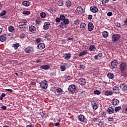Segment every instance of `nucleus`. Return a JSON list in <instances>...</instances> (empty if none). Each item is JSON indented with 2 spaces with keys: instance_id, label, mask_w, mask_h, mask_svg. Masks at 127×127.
Here are the masks:
<instances>
[{
  "instance_id": "1",
  "label": "nucleus",
  "mask_w": 127,
  "mask_h": 127,
  "mask_svg": "<svg viewBox=\"0 0 127 127\" xmlns=\"http://www.w3.org/2000/svg\"><path fill=\"white\" fill-rule=\"evenodd\" d=\"M119 69L122 72L126 71L127 69V64L124 62H121L119 65Z\"/></svg>"
},
{
  "instance_id": "2",
  "label": "nucleus",
  "mask_w": 127,
  "mask_h": 127,
  "mask_svg": "<svg viewBox=\"0 0 127 127\" xmlns=\"http://www.w3.org/2000/svg\"><path fill=\"white\" fill-rule=\"evenodd\" d=\"M121 38V35L119 34H114L112 36V42H117L120 40Z\"/></svg>"
},
{
  "instance_id": "3",
  "label": "nucleus",
  "mask_w": 127,
  "mask_h": 127,
  "mask_svg": "<svg viewBox=\"0 0 127 127\" xmlns=\"http://www.w3.org/2000/svg\"><path fill=\"white\" fill-rule=\"evenodd\" d=\"M69 94H74L76 91V86L73 84L70 85L68 88Z\"/></svg>"
},
{
  "instance_id": "4",
  "label": "nucleus",
  "mask_w": 127,
  "mask_h": 127,
  "mask_svg": "<svg viewBox=\"0 0 127 127\" xmlns=\"http://www.w3.org/2000/svg\"><path fill=\"white\" fill-rule=\"evenodd\" d=\"M40 87L44 90H46V88L48 87V84L47 83V81L46 80H43L40 83Z\"/></svg>"
},
{
  "instance_id": "5",
  "label": "nucleus",
  "mask_w": 127,
  "mask_h": 127,
  "mask_svg": "<svg viewBox=\"0 0 127 127\" xmlns=\"http://www.w3.org/2000/svg\"><path fill=\"white\" fill-rule=\"evenodd\" d=\"M25 52L26 53H33V52H34V49L31 47H28L25 48Z\"/></svg>"
},
{
  "instance_id": "6",
  "label": "nucleus",
  "mask_w": 127,
  "mask_h": 127,
  "mask_svg": "<svg viewBox=\"0 0 127 127\" xmlns=\"http://www.w3.org/2000/svg\"><path fill=\"white\" fill-rule=\"evenodd\" d=\"M120 88H121L122 91H127V86L126 83H121L120 85Z\"/></svg>"
},
{
  "instance_id": "7",
  "label": "nucleus",
  "mask_w": 127,
  "mask_h": 127,
  "mask_svg": "<svg viewBox=\"0 0 127 127\" xmlns=\"http://www.w3.org/2000/svg\"><path fill=\"white\" fill-rule=\"evenodd\" d=\"M111 65L112 68H117L118 66V61L116 60H114L112 62Z\"/></svg>"
},
{
  "instance_id": "8",
  "label": "nucleus",
  "mask_w": 127,
  "mask_h": 127,
  "mask_svg": "<svg viewBox=\"0 0 127 127\" xmlns=\"http://www.w3.org/2000/svg\"><path fill=\"white\" fill-rule=\"evenodd\" d=\"M91 106H92V108L93 110H97L98 109V105H97V103H96V101L93 100L91 101Z\"/></svg>"
},
{
  "instance_id": "9",
  "label": "nucleus",
  "mask_w": 127,
  "mask_h": 127,
  "mask_svg": "<svg viewBox=\"0 0 127 127\" xmlns=\"http://www.w3.org/2000/svg\"><path fill=\"white\" fill-rule=\"evenodd\" d=\"M19 25L18 26H23L27 24V21L26 20H22L19 22Z\"/></svg>"
},
{
  "instance_id": "10",
  "label": "nucleus",
  "mask_w": 127,
  "mask_h": 127,
  "mask_svg": "<svg viewBox=\"0 0 127 127\" xmlns=\"http://www.w3.org/2000/svg\"><path fill=\"white\" fill-rule=\"evenodd\" d=\"M87 54H88V51L87 50H84L79 53L78 56L79 57H83L84 55H87Z\"/></svg>"
},
{
  "instance_id": "11",
  "label": "nucleus",
  "mask_w": 127,
  "mask_h": 127,
  "mask_svg": "<svg viewBox=\"0 0 127 127\" xmlns=\"http://www.w3.org/2000/svg\"><path fill=\"white\" fill-rule=\"evenodd\" d=\"M107 112L109 115H112V114H114L115 110L113 107H110L108 108Z\"/></svg>"
},
{
  "instance_id": "12",
  "label": "nucleus",
  "mask_w": 127,
  "mask_h": 127,
  "mask_svg": "<svg viewBox=\"0 0 127 127\" xmlns=\"http://www.w3.org/2000/svg\"><path fill=\"white\" fill-rule=\"evenodd\" d=\"M85 119H86V118H85V116L83 115H80L78 117V121H79V122H84V121H85Z\"/></svg>"
},
{
  "instance_id": "13",
  "label": "nucleus",
  "mask_w": 127,
  "mask_h": 127,
  "mask_svg": "<svg viewBox=\"0 0 127 127\" xmlns=\"http://www.w3.org/2000/svg\"><path fill=\"white\" fill-rule=\"evenodd\" d=\"M50 27V23L49 22H45L43 26L44 29H45V30H47V29H48V28H49Z\"/></svg>"
},
{
  "instance_id": "14",
  "label": "nucleus",
  "mask_w": 127,
  "mask_h": 127,
  "mask_svg": "<svg viewBox=\"0 0 127 127\" xmlns=\"http://www.w3.org/2000/svg\"><path fill=\"white\" fill-rule=\"evenodd\" d=\"M56 93H57V95H58V96L62 95V93H63V90H62L61 88H57L56 90Z\"/></svg>"
},
{
  "instance_id": "15",
  "label": "nucleus",
  "mask_w": 127,
  "mask_h": 127,
  "mask_svg": "<svg viewBox=\"0 0 127 127\" xmlns=\"http://www.w3.org/2000/svg\"><path fill=\"white\" fill-rule=\"evenodd\" d=\"M29 30L30 32H35L36 31V28L33 25H31L29 26Z\"/></svg>"
},
{
  "instance_id": "16",
  "label": "nucleus",
  "mask_w": 127,
  "mask_h": 127,
  "mask_svg": "<svg viewBox=\"0 0 127 127\" xmlns=\"http://www.w3.org/2000/svg\"><path fill=\"white\" fill-rule=\"evenodd\" d=\"M5 40H6V35L3 34L0 36V41L1 42H4Z\"/></svg>"
},
{
  "instance_id": "17",
  "label": "nucleus",
  "mask_w": 127,
  "mask_h": 127,
  "mask_svg": "<svg viewBox=\"0 0 127 127\" xmlns=\"http://www.w3.org/2000/svg\"><path fill=\"white\" fill-rule=\"evenodd\" d=\"M90 10L92 12H94V13L98 12V7L96 6H93L92 7H91Z\"/></svg>"
},
{
  "instance_id": "18",
  "label": "nucleus",
  "mask_w": 127,
  "mask_h": 127,
  "mask_svg": "<svg viewBox=\"0 0 127 127\" xmlns=\"http://www.w3.org/2000/svg\"><path fill=\"white\" fill-rule=\"evenodd\" d=\"M120 104V101L117 99H114L112 101V104L117 106Z\"/></svg>"
},
{
  "instance_id": "19",
  "label": "nucleus",
  "mask_w": 127,
  "mask_h": 127,
  "mask_svg": "<svg viewBox=\"0 0 127 127\" xmlns=\"http://www.w3.org/2000/svg\"><path fill=\"white\" fill-rule=\"evenodd\" d=\"M94 29V24L92 22H89L88 23V30L89 31H92Z\"/></svg>"
},
{
  "instance_id": "20",
  "label": "nucleus",
  "mask_w": 127,
  "mask_h": 127,
  "mask_svg": "<svg viewBox=\"0 0 127 127\" xmlns=\"http://www.w3.org/2000/svg\"><path fill=\"white\" fill-rule=\"evenodd\" d=\"M78 83L80 85H85V84H86V80L84 78H80L78 80Z\"/></svg>"
},
{
  "instance_id": "21",
  "label": "nucleus",
  "mask_w": 127,
  "mask_h": 127,
  "mask_svg": "<svg viewBox=\"0 0 127 127\" xmlns=\"http://www.w3.org/2000/svg\"><path fill=\"white\" fill-rule=\"evenodd\" d=\"M76 10H77L78 13H79L80 14H81L83 13V12H84L83 8H82V7H81V6L77 7Z\"/></svg>"
},
{
  "instance_id": "22",
  "label": "nucleus",
  "mask_w": 127,
  "mask_h": 127,
  "mask_svg": "<svg viewBox=\"0 0 127 127\" xmlns=\"http://www.w3.org/2000/svg\"><path fill=\"white\" fill-rule=\"evenodd\" d=\"M80 28L82 30H86L87 29V25L85 23H81L80 24Z\"/></svg>"
},
{
  "instance_id": "23",
  "label": "nucleus",
  "mask_w": 127,
  "mask_h": 127,
  "mask_svg": "<svg viewBox=\"0 0 127 127\" xmlns=\"http://www.w3.org/2000/svg\"><path fill=\"white\" fill-rule=\"evenodd\" d=\"M113 90L114 93H115V94H119L120 93V88H119V87L114 86L113 87Z\"/></svg>"
},
{
  "instance_id": "24",
  "label": "nucleus",
  "mask_w": 127,
  "mask_h": 127,
  "mask_svg": "<svg viewBox=\"0 0 127 127\" xmlns=\"http://www.w3.org/2000/svg\"><path fill=\"white\" fill-rule=\"evenodd\" d=\"M89 50L90 52L96 51V46H95L94 45H90L89 48Z\"/></svg>"
},
{
  "instance_id": "25",
  "label": "nucleus",
  "mask_w": 127,
  "mask_h": 127,
  "mask_svg": "<svg viewBox=\"0 0 127 127\" xmlns=\"http://www.w3.org/2000/svg\"><path fill=\"white\" fill-rule=\"evenodd\" d=\"M45 48V46L44 45V43H41L38 45V48L40 50H42V49H44Z\"/></svg>"
},
{
  "instance_id": "26",
  "label": "nucleus",
  "mask_w": 127,
  "mask_h": 127,
  "mask_svg": "<svg viewBox=\"0 0 127 127\" xmlns=\"http://www.w3.org/2000/svg\"><path fill=\"white\" fill-rule=\"evenodd\" d=\"M71 58V54L70 53L64 54V59L65 60H69Z\"/></svg>"
},
{
  "instance_id": "27",
  "label": "nucleus",
  "mask_w": 127,
  "mask_h": 127,
  "mask_svg": "<svg viewBox=\"0 0 127 127\" xmlns=\"http://www.w3.org/2000/svg\"><path fill=\"white\" fill-rule=\"evenodd\" d=\"M41 69H44V70H47V69H49L50 68V66L49 65H42L40 67Z\"/></svg>"
},
{
  "instance_id": "28",
  "label": "nucleus",
  "mask_w": 127,
  "mask_h": 127,
  "mask_svg": "<svg viewBox=\"0 0 127 127\" xmlns=\"http://www.w3.org/2000/svg\"><path fill=\"white\" fill-rule=\"evenodd\" d=\"M107 77L109 78V79H114L115 75H114V73H108L107 74Z\"/></svg>"
},
{
  "instance_id": "29",
  "label": "nucleus",
  "mask_w": 127,
  "mask_h": 127,
  "mask_svg": "<svg viewBox=\"0 0 127 127\" xmlns=\"http://www.w3.org/2000/svg\"><path fill=\"white\" fill-rule=\"evenodd\" d=\"M102 35H103V37H104L105 38H107V37H108V36H109V32H108L107 31H104L102 33Z\"/></svg>"
},
{
  "instance_id": "30",
  "label": "nucleus",
  "mask_w": 127,
  "mask_h": 127,
  "mask_svg": "<svg viewBox=\"0 0 127 127\" xmlns=\"http://www.w3.org/2000/svg\"><path fill=\"white\" fill-rule=\"evenodd\" d=\"M19 28L21 31H25V30H26V27H25V25L20 26H19Z\"/></svg>"
},
{
  "instance_id": "31",
  "label": "nucleus",
  "mask_w": 127,
  "mask_h": 127,
  "mask_svg": "<svg viewBox=\"0 0 127 127\" xmlns=\"http://www.w3.org/2000/svg\"><path fill=\"white\" fill-rule=\"evenodd\" d=\"M8 30L10 32H13L14 31V27L12 26L8 27Z\"/></svg>"
},
{
  "instance_id": "32",
  "label": "nucleus",
  "mask_w": 127,
  "mask_h": 127,
  "mask_svg": "<svg viewBox=\"0 0 127 127\" xmlns=\"http://www.w3.org/2000/svg\"><path fill=\"white\" fill-rule=\"evenodd\" d=\"M65 5L67 7H70L71 6V1L68 0L65 2Z\"/></svg>"
},
{
  "instance_id": "33",
  "label": "nucleus",
  "mask_w": 127,
  "mask_h": 127,
  "mask_svg": "<svg viewBox=\"0 0 127 127\" xmlns=\"http://www.w3.org/2000/svg\"><path fill=\"white\" fill-rule=\"evenodd\" d=\"M23 5L25 6H28L29 5V1H25L22 2Z\"/></svg>"
},
{
  "instance_id": "34",
  "label": "nucleus",
  "mask_w": 127,
  "mask_h": 127,
  "mask_svg": "<svg viewBox=\"0 0 127 127\" xmlns=\"http://www.w3.org/2000/svg\"><path fill=\"white\" fill-rule=\"evenodd\" d=\"M5 14H6V11L3 10L0 13V16H3V15H5Z\"/></svg>"
},
{
  "instance_id": "35",
  "label": "nucleus",
  "mask_w": 127,
  "mask_h": 127,
  "mask_svg": "<svg viewBox=\"0 0 127 127\" xmlns=\"http://www.w3.org/2000/svg\"><path fill=\"white\" fill-rule=\"evenodd\" d=\"M65 24L64 23V22H61L60 24V27H61V28H64V27H65Z\"/></svg>"
},
{
  "instance_id": "36",
  "label": "nucleus",
  "mask_w": 127,
  "mask_h": 127,
  "mask_svg": "<svg viewBox=\"0 0 127 127\" xmlns=\"http://www.w3.org/2000/svg\"><path fill=\"white\" fill-rule=\"evenodd\" d=\"M112 94H113V92L112 91H106L105 92L106 96L112 95Z\"/></svg>"
},
{
  "instance_id": "37",
  "label": "nucleus",
  "mask_w": 127,
  "mask_h": 127,
  "mask_svg": "<svg viewBox=\"0 0 127 127\" xmlns=\"http://www.w3.org/2000/svg\"><path fill=\"white\" fill-rule=\"evenodd\" d=\"M14 48L16 50L18 49V47H19V44L16 43L13 45Z\"/></svg>"
},
{
  "instance_id": "38",
  "label": "nucleus",
  "mask_w": 127,
  "mask_h": 127,
  "mask_svg": "<svg viewBox=\"0 0 127 127\" xmlns=\"http://www.w3.org/2000/svg\"><path fill=\"white\" fill-rule=\"evenodd\" d=\"M58 5H59V6H62V5L63 4V0H59L58 2Z\"/></svg>"
},
{
  "instance_id": "39",
  "label": "nucleus",
  "mask_w": 127,
  "mask_h": 127,
  "mask_svg": "<svg viewBox=\"0 0 127 127\" xmlns=\"http://www.w3.org/2000/svg\"><path fill=\"white\" fill-rule=\"evenodd\" d=\"M121 109H122V107H121V106H118V107L115 108V111L117 113V112H119L120 111V110H121Z\"/></svg>"
},
{
  "instance_id": "40",
  "label": "nucleus",
  "mask_w": 127,
  "mask_h": 127,
  "mask_svg": "<svg viewBox=\"0 0 127 127\" xmlns=\"http://www.w3.org/2000/svg\"><path fill=\"white\" fill-rule=\"evenodd\" d=\"M60 69H61V71H65V70H66V66H65V65H61L60 66Z\"/></svg>"
},
{
  "instance_id": "41",
  "label": "nucleus",
  "mask_w": 127,
  "mask_h": 127,
  "mask_svg": "<svg viewBox=\"0 0 127 127\" xmlns=\"http://www.w3.org/2000/svg\"><path fill=\"white\" fill-rule=\"evenodd\" d=\"M40 16H41V17L44 18L45 17V16H46V14L45 13V12H42L40 14Z\"/></svg>"
},
{
  "instance_id": "42",
  "label": "nucleus",
  "mask_w": 127,
  "mask_h": 127,
  "mask_svg": "<svg viewBox=\"0 0 127 127\" xmlns=\"http://www.w3.org/2000/svg\"><path fill=\"white\" fill-rule=\"evenodd\" d=\"M94 93L95 95H100V94H101V92H100V90H95Z\"/></svg>"
},
{
  "instance_id": "43",
  "label": "nucleus",
  "mask_w": 127,
  "mask_h": 127,
  "mask_svg": "<svg viewBox=\"0 0 127 127\" xmlns=\"http://www.w3.org/2000/svg\"><path fill=\"white\" fill-rule=\"evenodd\" d=\"M23 14H26V15H28L30 14V11H24L23 12Z\"/></svg>"
},
{
  "instance_id": "44",
  "label": "nucleus",
  "mask_w": 127,
  "mask_h": 127,
  "mask_svg": "<svg viewBox=\"0 0 127 127\" xmlns=\"http://www.w3.org/2000/svg\"><path fill=\"white\" fill-rule=\"evenodd\" d=\"M107 2H109V0H103L102 2L103 5H106V4H107Z\"/></svg>"
},
{
  "instance_id": "45",
  "label": "nucleus",
  "mask_w": 127,
  "mask_h": 127,
  "mask_svg": "<svg viewBox=\"0 0 127 127\" xmlns=\"http://www.w3.org/2000/svg\"><path fill=\"white\" fill-rule=\"evenodd\" d=\"M65 79L66 81H70V80H72V77L70 76H65Z\"/></svg>"
},
{
  "instance_id": "46",
  "label": "nucleus",
  "mask_w": 127,
  "mask_h": 127,
  "mask_svg": "<svg viewBox=\"0 0 127 127\" xmlns=\"http://www.w3.org/2000/svg\"><path fill=\"white\" fill-rule=\"evenodd\" d=\"M63 22L65 24H68V23H69V20L68 19H64V20Z\"/></svg>"
},
{
  "instance_id": "47",
  "label": "nucleus",
  "mask_w": 127,
  "mask_h": 127,
  "mask_svg": "<svg viewBox=\"0 0 127 127\" xmlns=\"http://www.w3.org/2000/svg\"><path fill=\"white\" fill-rule=\"evenodd\" d=\"M98 126L100 127H104V122L103 121H100L99 124H98Z\"/></svg>"
},
{
  "instance_id": "48",
  "label": "nucleus",
  "mask_w": 127,
  "mask_h": 127,
  "mask_svg": "<svg viewBox=\"0 0 127 127\" xmlns=\"http://www.w3.org/2000/svg\"><path fill=\"white\" fill-rule=\"evenodd\" d=\"M86 92L85 91H82L81 94L80 96H82V97H85L86 96Z\"/></svg>"
},
{
  "instance_id": "49",
  "label": "nucleus",
  "mask_w": 127,
  "mask_h": 127,
  "mask_svg": "<svg viewBox=\"0 0 127 127\" xmlns=\"http://www.w3.org/2000/svg\"><path fill=\"white\" fill-rule=\"evenodd\" d=\"M91 120L92 121V122H93L94 123H97V122H98V119L96 118H93L91 119Z\"/></svg>"
},
{
  "instance_id": "50",
  "label": "nucleus",
  "mask_w": 127,
  "mask_h": 127,
  "mask_svg": "<svg viewBox=\"0 0 127 127\" xmlns=\"http://www.w3.org/2000/svg\"><path fill=\"white\" fill-rule=\"evenodd\" d=\"M60 19H61V20H64L65 19V16L61 15L60 16Z\"/></svg>"
},
{
  "instance_id": "51",
  "label": "nucleus",
  "mask_w": 127,
  "mask_h": 127,
  "mask_svg": "<svg viewBox=\"0 0 127 127\" xmlns=\"http://www.w3.org/2000/svg\"><path fill=\"white\" fill-rule=\"evenodd\" d=\"M79 23H80V21L79 20L77 19L74 21V24H75L76 25H78Z\"/></svg>"
},
{
  "instance_id": "52",
  "label": "nucleus",
  "mask_w": 127,
  "mask_h": 127,
  "mask_svg": "<svg viewBox=\"0 0 127 127\" xmlns=\"http://www.w3.org/2000/svg\"><path fill=\"white\" fill-rule=\"evenodd\" d=\"M25 36V34L24 33H22L20 35V38H24V37Z\"/></svg>"
},
{
  "instance_id": "53",
  "label": "nucleus",
  "mask_w": 127,
  "mask_h": 127,
  "mask_svg": "<svg viewBox=\"0 0 127 127\" xmlns=\"http://www.w3.org/2000/svg\"><path fill=\"white\" fill-rule=\"evenodd\" d=\"M79 68L80 69H85V68H86V66H85V65H84L80 64L79 65Z\"/></svg>"
},
{
  "instance_id": "54",
  "label": "nucleus",
  "mask_w": 127,
  "mask_h": 127,
  "mask_svg": "<svg viewBox=\"0 0 127 127\" xmlns=\"http://www.w3.org/2000/svg\"><path fill=\"white\" fill-rule=\"evenodd\" d=\"M1 108V110H3V111H5V110H6V106H2Z\"/></svg>"
},
{
  "instance_id": "55",
  "label": "nucleus",
  "mask_w": 127,
  "mask_h": 127,
  "mask_svg": "<svg viewBox=\"0 0 127 127\" xmlns=\"http://www.w3.org/2000/svg\"><path fill=\"white\" fill-rule=\"evenodd\" d=\"M108 16H112L113 15V13L112 12H109L107 13Z\"/></svg>"
},
{
  "instance_id": "56",
  "label": "nucleus",
  "mask_w": 127,
  "mask_h": 127,
  "mask_svg": "<svg viewBox=\"0 0 127 127\" xmlns=\"http://www.w3.org/2000/svg\"><path fill=\"white\" fill-rule=\"evenodd\" d=\"M97 56H98L99 58H101V57H103V54L102 53H100L97 55Z\"/></svg>"
},
{
  "instance_id": "57",
  "label": "nucleus",
  "mask_w": 127,
  "mask_h": 127,
  "mask_svg": "<svg viewBox=\"0 0 127 127\" xmlns=\"http://www.w3.org/2000/svg\"><path fill=\"white\" fill-rule=\"evenodd\" d=\"M61 20L60 18H59V17H58L56 19V22H60Z\"/></svg>"
},
{
  "instance_id": "58",
  "label": "nucleus",
  "mask_w": 127,
  "mask_h": 127,
  "mask_svg": "<svg viewBox=\"0 0 127 127\" xmlns=\"http://www.w3.org/2000/svg\"><path fill=\"white\" fill-rule=\"evenodd\" d=\"M93 18V15H88V19L91 20Z\"/></svg>"
},
{
  "instance_id": "59",
  "label": "nucleus",
  "mask_w": 127,
  "mask_h": 127,
  "mask_svg": "<svg viewBox=\"0 0 127 127\" xmlns=\"http://www.w3.org/2000/svg\"><path fill=\"white\" fill-rule=\"evenodd\" d=\"M5 91H7L9 93H12V89H5Z\"/></svg>"
},
{
  "instance_id": "60",
  "label": "nucleus",
  "mask_w": 127,
  "mask_h": 127,
  "mask_svg": "<svg viewBox=\"0 0 127 127\" xmlns=\"http://www.w3.org/2000/svg\"><path fill=\"white\" fill-rule=\"evenodd\" d=\"M36 41L37 43H39L40 41H41V39H40V38H37L36 39Z\"/></svg>"
},
{
  "instance_id": "61",
  "label": "nucleus",
  "mask_w": 127,
  "mask_h": 127,
  "mask_svg": "<svg viewBox=\"0 0 127 127\" xmlns=\"http://www.w3.org/2000/svg\"><path fill=\"white\" fill-rule=\"evenodd\" d=\"M48 37H50V35H49V34H46L45 36V38L47 39Z\"/></svg>"
},
{
  "instance_id": "62",
  "label": "nucleus",
  "mask_w": 127,
  "mask_h": 127,
  "mask_svg": "<svg viewBox=\"0 0 127 127\" xmlns=\"http://www.w3.org/2000/svg\"><path fill=\"white\" fill-rule=\"evenodd\" d=\"M40 21H39V20H36V23H37V24H40Z\"/></svg>"
},
{
  "instance_id": "63",
  "label": "nucleus",
  "mask_w": 127,
  "mask_h": 127,
  "mask_svg": "<svg viewBox=\"0 0 127 127\" xmlns=\"http://www.w3.org/2000/svg\"><path fill=\"white\" fill-rule=\"evenodd\" d=\"M108 121H109V122H113L114 121V119L112 118H108Z\"/></svg>"
},
{
  "instance_id": "64",
  "label": "nucleus",
  "mask_w": 127,
  "mask_h": 127,
  "mask_svg": "<svg viewBox=\"0 0 127 127\" xmlns=\"http://www.w3.org/2000/svg\"><path fill=\"white\" fill-rule=\"evenodd\" d=\"M37 63H39V62H41V59H37L36 60Z\"/></svg>"
}]
</instances>
